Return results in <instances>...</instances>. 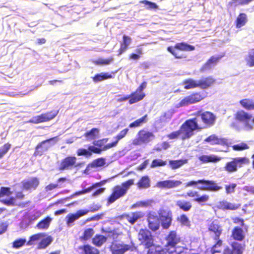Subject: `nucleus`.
<instances>
[{
  "mask_svg": "<svg viewBox=\"0 0 254 254\" xmlns=\"http://www.w3.org/2000/svg\"><path fill=\"white\" fill-rule=\"evenodd\" d=\"M24 197V194L23 193L22 191H17L15 194V196L14 197H10L7 199H0V202H1L2 204L7 205V206H15L16 204L15 203V200L16 199L22 200Z\"/></svg>",
  "mask_w": 254,
  "mask_h": 254,
  "instance_id": "obj_24",
  "label": "nucleus"
},
{
  "mask_svg": "<svg viewBox=\"0 0 254 254\" xmlns=\"http://www.w3.org/2000/svg\"><path fill=\"white\" fill-rule=\"evenodd\" d=\"M166 165V161L165 160L160 159H155L152 161L150 167L151 168H155L158 167L164 166Z\"/></svg>",
  "mask_w": 254,
  "mask_h": 254,
  "instance_id": "obj_51",
  "label": "nucleus"
},
{
  "mask_svg": "<svg viewBox=\"0 0 254 254\" xmlns=\"http://www.w3.org/2000/svg\"><path fill=\"white\" fill-rule=\"evenodd\" d=\"M208 231L214 234V238H213L214 240H218L222 232V227L215 221H213L210 223L208 226Z\"/></svg>",
  "mask_w": 254,
  "mask_h": 254,
  "instance_id": "obj_25",
  "label": "nucleus"
},
{
  "mask_svg": "<svg viewBox=\"0 0 254 254\" xmlns=\"http://www.w3.org/2000/svg\"><path fill=\"white\" fill-rule=\"evenodd\" d=\"M12 194V191H10V188L7 187H1L0 188V198L4 197V196H9Z\"/></svg>",
  "mask_w": 254,
  "mask_h": 254,
  "instance_id": "obj_53",
  "label": "nucleus"
},
{
  "mask_svg": "<svg viewBox=\"0 0 254 254\" xmlns=\"http://www.w3.org/2000/svg\"><path fill=\"white\" fill-rule=\"evenodd\" d=\"M93 153V152L89 149L80 148L78 149L77 151V155L78 156H85L86 157H90Z\"/></svg>",
  "mask_w": 254,
  "mask_h": 254,
  "instance_id": "obj_55",
  "label": "nucleus"
},
{
  "mask_svg": "<svg viewBox=\"0 0 254 254\" xmlns=\"http://www.w3.org/2000/svg\"><path fill=\"white\" fill-rule=\"evenodd\" d=\"M148 221V227L150 230L153 232H155L158 230L159 227V224L158 222V219L156 217H149Z\"/></svg>",
  "mask_w": 254,
  "mask_h": 254,
  "instance_id": "obj_35",
  "label": "nucleus"
},
{
  "mask_svg": "<svg viewBox=\"0 0 254 254\" xmlns=\"http://www.w3.org/2000/svg\"><path fill=\"white\" fill-rule=\"evenodd\" d=\"M241 206V203H232L226 200H223L218 202V209L222 210H236Z\"/></svg>",
  "mask_w": 254,
  "mask_h": 254,
  "instance_id": "obj_23",
  "label": "nucleus"
},
{
  "mask_svg": "<svg viewBox=\"0 0 254 254\" xmlns=\"http://www.w3.org/2000/svg\"><path fill=\"white\" fill-rule=\"evenodd\" d=\"M197 184L203 185L199 188L201 190L211 192H216L222 189L221 186L218 185L215 181L200 179L197 181H190L186 183L185 187H190Z\"/></svg>",
  "mask_w": 254,
  "mask_h": 254,
  "instance_id": "obj_5",
  "label": "nucleus"
},
{
  "mask_svg": "<svg viewBox=\"0 0 254 254\" xmlns=\"http://www.w3.org/2000/svg\"><path fill=\"white\" fill-rule=\"evenodd\" d=\"M178 221L183 225L187 226L190 225L189 219L186 214L180 215V217L178 218Z\"/></svg>",
  "mask_w": 254,
  "mask_h": 254,
  "instance_id": "obj_59",
  "label": "nucleus"
},
{
  "mask_svg": "<svg viewBox=\"0 0 254 254\" xmlns=\"http://www.w3.org/2000/svg\"><path fill=\"white\" fill-rule=\"evenodd\" d=\"M158 214L161 226L164 229H168L172 222V213L170 211L162 210Z\"/></svg>",
  "mask_w": 254,
  "mask_h": 254,
  "instance_id": "obj_17",
  "label": "nucleus"
},
{
  "mask_svg": "<svg viewBox=\"0 0 254 254\" xmlns=\"http://www.w3.org/2000/svg\"><path fill=\"white\" fill-rule=\"evenodd\" d=\"M58 113L59 111L56 110L42 113L40 115L33 117L32 119L28 121V123L33 124H39L40 123L48 122L54 120Z\"/></svg>",
  "mask_w": 254,
  "mask_h": 254,
  "instance_id": "obj_10",
  "label": "nucleus"
},
{
  "mask_svg": "<svg viewBox=\"0 0 254 254\" xmlns=\"http://www.w3.org/2000/svg\"><path fill=\"white\" fill-rule=\"evenodd\" d=\"M130 43H131L130 37L127 35H124L123 36V42H122V43H121L120 46L128 48Z\"/></svg>",
  "mask_w": 254,
  "mask_h": 254,
  "instance_id": "obj_64",
  "label": "nucleus"
},
{
  "mask_svg": "<svg viewBox=\"0 0 254 254\" xmlns=\"http://www.w3.org/2000/svg\"><path fill=\"white\" fill-rule=\"evenodd\" d=\"M249 160L246 157L232 158L230 162H227L224 166V170L230 173L237 171V168H241L244 164H248Z\"/></svg>",
  "mask_w": 254,
  "mask_h": 254,
  "instance_id": "obj_7",
  "label": "nucleus"
},
{
  "mask_svg": "<svg viewBox=\"0 0 254 254\" xmlns=\"http://www.w3.org/2000/svg\"><path fill=\"white\" fill-rule=\"evenodd\" d=\"M243 108L248 110H252L254 109V101L249 99H244L239 102Z\"/></svg>",
  "mask_w": 254,
  "mask_h": 254,
  "instance_id": "obj_44",
  "label": "nucleus"
},
{
  "mask_svg": "<svg viewBox=\"0 0 254 254\" xmlns=\"http://www.w3.org/2000/svg\"><path fill=\"white\" fill-rule=\"evenodd\" d=\"M94 189V188L93 187H92L91 186H90V187H89L87 188H85V189L80 190L79 191L75 192L72 194H71V196H70L69 197L64 198V200H67V199H68L70 198H72L75 196H78V195H81L82 194L87 193L88 192H90Z\"/></svg>",
  "mask_w": 254,
  "mask_h": 254,
  "instance_id": "obj_48",
  "label": "nucleus"
},
{
  "mask_svg": "<svg viewBox=\"0 0 254 254\" xmlns=\"http://www.w3.org/2000/svg\"><path fill=\"white\" fill-rule=\"evenodd\" d=\"M245 61L248 67L254 66V48L249 51L245 57Z\"/></svg>",
  "mask_w": 254,
  "mask_h": 254,
  "instance_id": "obj_38",
  "label": "nucleus"
},
{
  "mask_svg": "<svg viewBox=\"0 0 254 254\" xmlns=\"http://www.w3.org/2000/svg\"><path fill=\"white\" fill-rule=\"evenodd\" d=\"M138 240L141 244L146 249H149L154 246L153 237L151 232L146 229L139 230Z\"/></svg>",
  "mask_w": 254,
  "mask_h": 254,
  "instance_id": "obj_11",
  "label": "nucleus"
},
{
  "mask_svg": "<svg viewBox=\"0 0 254 254\" xmlns=\"http://www.w3.org/2000/svg\"><path fill=\"white\" fill-rule=\"evenodd\" d=\"M118 248L116 250V254H123L124 253L128 251L130 247L128 245H121L118 246Z\"/></svg>",
  "mask_w": 254,
  "mask_h": 254,
  "instance_id": "obj_62",
  "label": "nucleus"
},
{
  "mask_svg": "<svg viewBox=\"0 0 254 254\" xmlns=\"http://www.w3.org/2000/svg\"><path fill=\"white\" fill-rule=\"evenodd\" d=\"M198 159L203 163L217 162L221 160V158L215 155H203L198 157Z\"/></svg>",
  "mask_w": 254,
  "mask_h": 254,
  "instance_id": "obj_32",
  "label": "nucleus"
},
{
  "mask_svg": "<svg viewBox=\"0 0 254 254\" xmlns=\"http://www.w3.org/2000/svg\"><path fill=\"white\" fill-rule=\"evenodd\" d=\"M203 128V127L198 124L196 119H190L182 124L178 130L168 134L167 137L171 140L178 138L186 140L193 135L194 131L200 130Z\"/></svg>",
  "mask_w": 254,
  "mask_h": 254,
  "instance_id": "obj_1",
  "label": "nucleus"
},
{
  "mask_svg": "<svg viewBox=\"0 0 254 254\" xmlns=\"http://www.w3.org/2000/svg\"><path fill=\"white\" fill-rule=\"evenodd\" d=\"M204 97L201 92H193L186 97L179 103L180 106H187L196 103H198L204 99Z\"/></svg>",
  "mask_w": 254,
  "mask_h": 254,
  "instance_id": "obj_13",
  "label": "nucleus"
},
{
  "mask_svg": "<svg viewBox=\"0 0 254 254\" xmlns=\"http://www.w3.org/2000/svg\"><path fill=\"white\" fill-rule=\"evenodd\" d=\"M127 192L123 189L114 186L112 189V192L107 198V203L108 204H113L116 200L125 195Z\"/></svg>",
  "mask_w": 254,
  "mask_h": 254,
  "instance_id": "obj_15",
  "label": "nucleus"
},
{
  "mask_svg": "<svg viewBox=\"0 0 254 254\" xmlns=\"http://www.w3.org/2000/svg\"><path fill=\"white\" fill-rule=\"evenodd\" d=\"M129 97V103L130 105H132L134 103H138L140 101H142L144 98L145 94L144 92H140L138 91H134L131 92L130 94L128 95Z\"/></svg>",
  "mask_w": 254,
  "mask_h": 254,
  "instance_id": "obj_26",
  "label": "nucleus"
},
{
  "mask_svg": "<svg viewBox=\"0 0 254 254\" xmlns=\"http://www.w3.org/2000/svg\"><path fill=\"white\" fill-rule=\"evenodd\" d=\"M222 58L221 56L217 57L212 56L205 63V66H208L211 64H215L217 63L218 61Z\"/></svg>",
  "mask_w": 254,
  "mask_h": 254,
  "instance_id": "obj_60",
  "label": "nucleus"
},
{
  "mask_svg": "<svg viewBox=\"0 0 254 254\" xmlns=\"http://www.w3.org/2000/svg\"><path fill=\"white\" fill-rule=\"evenodd\" d=\"M187 162V159L170 160L169 161V165L171 169L176 170L186 164Z\"/></svg>",
  "mask_w": 254,
  "mask_h": 254,
  "instance_id": "obj_33",
  "label": "nucleus"
},
{
  "mask_svg": "<svg viewBox=\"0 0 254 254\" xmlns=\"http://www.w3.org/2000/svg\"><path fill=\"white\" fill-rule=\"evenodd\" d=\"M175 205L177 207L179 208L185 212H187L191 210L192 204L191 202L184 199H179L175 202Z\"/></svg>",
  "mask_w": 254,
  "mask_h": 254,
  "instance_id": "obj_28",
  "label": "nucleus"
},
{
  "mask_svg": "<svg viewBox=\"0 0 254 254\" xmlns=\"http://www.w3.org/2000/svg\"><path fill=\"white\" fill-rule=\"evenodd\" d=\"M140 3H143L146 5V8L148 9H155L158 8V5L156 3L146 0L140 1Z\"/></svg>",
  "mask_w": 254,
  "mask_h": 254,
  "instance_id": "obj_54",
  "label": "nucleus"
},
{
  "mask_svg": "<svg viewBox=\"0 0 254 254\" xmlns=\"http://www.w3.org/2000/svg\"><path fill=\"white\" fill-rule=\"evenodd\" d=\"M192 116H194L192 119L197 120L198 124L203 127V128L212 127L215 123V116L210 111L202 112L201 110H199L193 113Z\"/></svg>",
  "mask_w": 254,
  "mask_h": 254,
  "instance_id": "obj_4",
  "label": "nucleus"
},
{
  "mask_svg": "<svg viewBox=\"0 0 254 254\" xmlns=\"http://www.w3.org/2000/svg\"><path fill=\"white\" fill-rule=\"evenodd\" d=\"M215 240L217 241V242L215 243V244L212 247V248H211V253L213 254L220 253L221 250L219 248L222 245V241L221 240L218 239V240Z\"/></svg>",
  "mask_w": 254,
  "mask_h": 254,
  "instance_id": "obj_52",
  "label": "nucleus"
},
{
  "mask_svg": "<svg viewBox=\"0 0 254 254\" xmlns=\"http://www.w3.org/2000/svg\"><path fill=\"white\" fill-rule=\"evenodd\" d=\"M128 128H126L121 131L118 135L115 136V141H113V142H116V145H117L119 141V140L122 139L123 138L125 137L126 135L127 134L128 132Z\"/></svg>",
  "mask_w": 254,
  "mask_h": 254,
  "instance_id": "obj_57",
  "label": "nucleus"
},
{
  "mask_svg": "<svg viewBox=\"0 0 254 254\" xmlns=\"http://www.w3.org/2000/svg\"><path fill=\"white\" fill-rule=\"evenodd\" d=\"M80 166V163H78L77 158L73 156L68 155L62 159L58 166V170H71Z\"/></svg>",
  "mask_w": 254,
  "mask_h": 254,
  "instance_id": "obj_9",
  "label": "nucleus"
},
{
  "mask_svg": "<svg viewBox=\"0 0 254 254\" xmlns=\"http://www.w3.org/2000/svg\"><path fill=\"white\" fill-rule=\"evenodd\" d=\"M99 133V129L97 128H93L91 130L85 132L84 136L90 139H94Z\"/></svg>",
  "mask_w": 254,
  "mask_h": 254,
  "instance_id": "obj_50",
  "label": "nucleus"
},
{
  "mask_svg": "<svg viewBox=\"0 0 254 254\" xmlns=\"http://www.w3.org/2000/svg\"><path fill=\"white\" fill-rule=\"evenodd\" d=\"M136 52L137 54L132 53L129 55V59L134 60H137L140 58V55L143 54L141 48H137L136 49Z\"/></svg>",
  "mask_w": 254,
  "mask_h": 254,
  "instance_id": "obj_63",
  "label": "nucleus"
},
{
  "mask_svg": "<svg viewBox=\"0 0 254 254\" xmlns=\"http://www.w3.org/2000/svg\"><path fill=\"white\" fill-rule=\"evenodd\" d=\"M144 213L140 211H136L129 214H124L120 216L121 219H126L128 223L131 225L134 224L137 220L142 218Z\"/></svg>",
  "mask_w": 254,
  "mask_h": 254,
  "instance_id": "obj_22",
  "label": "nucleus"
},
{
  "mask_svg": "<svg viewBox=\"0 0 254 254\" xmlns=\"http://www.w3.org/2000/svg\"><path fill=\"white\" fill-rule=\"evenodd\" d=\"M45 233H37L35 234L30 237L29 238V240L27 243H26V245L28 246L33 245L35 244V242L40 240V239L45 237Z\"/></svg>",
  "mask_w": 254,
  "mask_h": 254,
  "instance_id": "obj_42",
  "label": "nucleus"
},
{
  "mask_svg": "<svg viewBox=\"0 0 254 254\" xmlns=\"http://www.w3.org/2000/svg\"><path fill=\"white\" fill-rule=\"evenodd\" d=\"M52 218L49 216H47L45 219L38 223L37 228L40 230L47 229L49 227Z\"/></svg>",
  "mask_w": 254,
  "mask_h": 254,
  "instance_id": "obj_39",
  "label": "nucleus"
},
{
  "mask_svg": "<svg viewBox=\"0 0 254 254\" xmlns=\"http://www.w3.org/2000/svg\"><path fill=\"white\" fill-rule=\"evenodd\" d=\"M147 121V115H145L139 119L136 120L129 125L130 128H135L141 126Z\"/></svg>",
  "mask_w": 254,
  "mask_h": 254,
  "instance_id": "obj_43",
  "label": "nucleus"
},
{
  "mask_svg": "<svg viewBox=\"0 0 254 254\" xmlns=\"http://www.w3.org/2000/svg\"><path fill=\"white\" fill-rule=\"evenodd\" d=\"M249 148L248 145L245 143L242 142L239 144H237L232 146V149L235 151H242Z\"/></svg>",
  "mask_w": 254,
  "mask_h": 254,
  "instance_id": "obj_58",
  "label": "nucleus"
},
{
  "mask_svg": "<svg viewBox=\"0 0 254 254\" xmlns=\"http://www.w3.org/2000/svg\"><path fill=\"white\" fill-rule=\"evenodd\" d=\"M106 164V160L104 158H99L92 161L90 166L93 168L102 167Z\"/></svg>",
  "mask_w": 254,
  "mask_h": 254,
  "instance_id": "obj_49",
  "label": "nucleus"
},
{
  "mask_svg": "<svg viewBox=\"0 0 254 254\" xmlns=\"http://www.w3.org/2000/svg\"><path fill=\"white\" fill-rule=\"evenodd\" d=\"M89 212L88 209H80L74 213H69L65 217L66 224L70 226L75 221L77 220L80 217H82Z\"/></svg>",
  "mask_w": 254,
  "mask_h": 254,
  "instance_id": "obj_19",
  "label": "nucleus"
},
{
  "mask_svg": "<svg viewBox=\"0 0 254 254\" xmlns=\"http://www.w3.org/2000/svg\"><path fill=\"white\" fill-rule=\"evenodd\" d=\"M52 241L51 236H48L45 238L42 239L37 245V249L42 250L45 249L51 244Z\"/></svg>",
  "mask_w": 254,
  "mask_h": 254,
  "instance_id": "obj_40",
  "label": "nucleus"
},
{
  "mask_svg": "<svg viewBox=\"0 0 254 254\" xmlns=\"http://www.w3.org/2000/svg\"><path fill=\"white\" fill-rule=\"evenodd\" d=\"M210 199V196L206 193H203L201 195H198L193 199L194 201L197 202L201 206L206 204V202Z\"/></svg>",
  "mask_w": 254,
  "mask_h": 254,
  "instance_id": "obj_41",
  "label": "nucleus"
},
{
  "mask_svg": "<svg viewBox=\"0 0 254 254\" xmlns=\"http://www.w3.org/2000/svg\"><path fill=\"white\" fill-rule=\"evenodd\" d=\"M252 118L253 115L243 110L236 112L234 115V119L242 123L246 130H251L253 128V124H251Z\"/></svg>",
  "mask_w": 254,
  "mask_h": 254,
  "instance_id": "obj_6",
  "label": "nucleus"
},
{
  "mask_svg": "<svg viewBox=\"0 0 254 254\" xmlns=\"http://www.w3.org/2000/svg\"><path fill=\"white\" fill-rule=\"evenodd\" d=\"M25 243L26 240L24 239H16L13 242V245H12V247L14 249H19L21 247H23Z\"/></svg>",
  "mask_w": 254,
  "mask_h": 254,
  "instance_id": "obj_61",
  "label": "nucleus"
},
{
  "mask_svg": "<svg viewBox=\"0 0 254 254\" xmlns=\"http://www.w3.org/2000/svg\"><path fill=\"white\" fill-rule=\"evenodd\" d=\"M215 79L211 76L203 77L196 80L191 78H189L184 80L182 84L184 85V89L189 90L196 88L201 89H206L215 83Z\"/></svg>",
  "mask_w": 254,
  "mask_h": 254,
  "instance_id": "obj_2",
  "label": "nucleus"
},
{
  "mask_svg": "<svg viewBox=\"0 0 254 254\" xmlns=\"http://www.w3.org/2000/svg\"><path fill=\"white\" fill-rule=\"evenodd\" d=\"M247 22H248V18H247L246 14L241 13L237 16L235 24H236V27L239 28L245 25Z\"/></svg>",
  "mask_w": 254,
  "mask_h": 254,
  "instance_id": "obj_34",
  "label": "nucleus"
},
{
  "mask_svg": "<svg viewBox=\"0 0 254 254\" xmlns=\"http://www.w3.org/2000/svg\"><path fill=\"white\" fill-rule=\"evenodd\" d=\"M40 181L37 177H32L29 180L21 181V189L23 190H35L39 186Z\"/></svg>",
  "mask_w": 254,
  "mask_h": 254,
  "instance_id": "obj_18",
  "label": "nucleus"
},
{
  "mask_svg": "<svg viewBox=\"0 0 254 254\" xmlns=\"http://www.w3.org/2000/svg\"><path fill=\"white\" fill-rule=\"evenodd\" d=\"M108 140V138H103L94 141L93 142L94 145L88 146V149L93 152V153L100 154L102 151L116 146V142H113L104 145V143L106 142Z\"/></svg>",
  "mask_w": 254,
  "mask_h": 254,
  "instance_id": "obj_8",
  "label": "nucleus"
},
{
  "mask_svg": "<svg viewBox=\"0 0 254 254\" xmlns=\"http://www.w3.org/2000/svg\"><path fill=\"white\" fill-rule=\"evenodd\" d=\"M113 61V57H109L106 59H99L92 61V63L97 65H109L112 63Z\"/></svg>",
  "mask_w": 254,
  "mask_h": 254,
  "instance_id": "obj_46",
  "label": "nucleus"
},
{
  "mask_svg": "<svg viewBox=\"0 0 254 254\" xmlns=\"http://www.w3.org/2000/svg\"><path fill=\"white\" fill-rule=\"evenodd\" d=\"M182 184V181L179 180H167L158 182L156 183V187L160 189H173Z\"/></svg>",
  "mask_w": 254,
  "mask_h": 254,
  "instance_id": "obj_21",
  "label": "nucleus"
},
{
  "mask_svg": "<svg viewBox=\"0 0 254 254\" xmlns=\"http://www.w3.org/2000/svg\"><path fill=\"white\" fill-rule=\"evenodd\" d=\"M78 249L82 251V254H99V251L95 247L89 244H85L78 247Z\"/></svg>",
  "mask_w": 254,
  "mask_h": 254,
  "instance_id": "obj_29",
  "label": "nucleus"
},
{
  "mask_svg": "<svg viewBox=\"0 0 254 254\" xmlns=\"http://www.w3.org/2000/svg\"><path fill=\"white\" fill-rule=\"evenodd\" d=\"M107 237L104 235H96L92 239V243L96 247H101L106 243Z\"/></svg>",
  "mask_w": 254,
  "mask_h": 254,
  "instance_id": "obj_36",
  "label": "nucleus"
},
{
  "mask_svg": "<svg viewBox=\"0 0 254 254\" xmlns=\"http://www.w3.org/2000/svg\"><path fill=\"white\" fill-rule=\"evenodd\" d=\"M232 250L236 254H243L246 246L245 244H241L238 242H234L231 244Z\"/></svg>",
  "mask_w": 254,
  "mask_h": 254,
  "instance_id": "obj_37",
  "label": "nucleus"
},
{
  "mask_svg": "<svg viewBox=\"0 0 254 254\" xmlns=\"http://www.w3.org/2000/svg\"><path fill=\"white\" fill-rule=\"evenodd\" d=\"M94 234V229L92 228H88L85 229L83 231L82 236L80 237V239L82 241H86L90 239Z\"/></svg>",
  "mask_w": 254,
  "mask_h": 254,
  "instance_id": "obj_45",
  "label": "nucleus"
},
{
  "mask_svg": "<svg viewBox=\"0 0 254 254\" xmlns=\"http://www.w3.org/2000/svg\"><path fill=\"white\" fill-rule=\"evenodd\" d=\"M137 188L139 189H148L151 184H150V179L148 176L144 175L139 179L138 182L136 183Z\"/></svg>",
  "mask_w": 254,
  "mask_h": 254,
  "instance_id": "obj_30",
  "label": "nucleus"
},
{
  "mask_svg": "<svg viewBox=\"0 0 254 254\" xmlns=\"http://www.w3.org/2000/svg\"><path fill=\"white\" fill-rule=\"evenodd\" d=\"M247 226L244 227V229L239 226L234 227L231 232L232 239L235 241L242 242L246 238V233L248 232Z\"/></svg>",
  "mask_w": 254,
  "mask_h": 254,
  "instance_id": "obj_16",
  "label": "nucleus"
},
{
  "mask_svg": "<svg viewBox=\"0 0 254 254\" xmlns=\"http://www.w3.org/2000/svg\"><path fill=\"white\" fill-rule=\"evenodd\" d=\"M11 146V145L10 143H6L2 147H0V159H1L7 153Z\"/></svg>",
  "mask_w": 254,
  "mask_h": 254,
  "instance_id": "obj_56",
  "label": "nucleus"
},
{
  "mask_svg": "<svg viewBox=\"0 0 254 254\" xmlns=\"http://www.w3.org/2000/svg\"><path fill=\"white\" fill-rule=\"evenodd\" d=\"M134 183V180L133 179H130L125 182L122 183L121 185H118L115 186L118 188L124 189V190L127 191L130 186L133 185Z\"/></svg>",
  "mask_w": 254,
  "mask_h": 254,
  "instance_id": "obj_47",
  "label": "nucleus"
},
{
  "mask_svg": "<svg viewBox=\"0 0 254 254\" xmlns=\"http://www.w3.org/2000/svg\"><path fill=\"white\" fill-rule=\"evenodd\" d=\"M204 141L208 142L212 145H223L225 142L224 138L218 136L215 134H211L207 137H206Z\"/></svg>",
  "mask_w": 254,
  "mask_h": 254,
  "instance_id": "obj_27",
  "label": "nucleus"
},
{
  "mask_svg": "<svg viewBox=\"0 0 254 254\" xmlns=\"http://www.w3.org/2000/svg\"><path fill=\"white\" fill-rule=\"evenodd\" d=\"M113 78L114 76L111 74H109L107 72H102L99 74H95V75L92 77V79L95 83H97L99 82H101L104 80Z\"/></svg>",
  "mask_w": 254,
  "mask_h": 254,
  "instance_id": "obj_31",
  "label": "nucleus"
},
{
  "mask_svg": "<svg viewBox=\"0 0 254 254\" xmlns=\"http://www.w3.org/2000/svg\"><path fill=\"white\" fill-rule=\"evenodd\" d=\"M167 243L165 244L166 251L170 254H173L175 252L174 250H171V249H174L176 246L180 242V238L174 231H170L166 237Z\"/></svg>",
  "mask_w": 254,
  "mask_h": 254,
  "instance_id": "obj_12",
  "label": "nucleus"
},
{
  "mask_svg": "<svg viewBox=\"0 0 254 254\" xmlns=\"http://www.w3.org/2000/svg\"><path fill=\"white\" fill-rule=\"evenodd\" d=\"M57 140L58 137L55 136L54 137L50 138L48 139H45V140L38 143L37 146L35 147L34 156H37L43 155L45 152H47L48 149H49L50 148V145L46 144V143L51 141L57 142Z\"/></svg>",
  "mask_w": 254,
  "mask_h": 254,
  "instance_id": "obj_14",
  "label": "nucleus"
},
{
  "mask_svg": "<svg viewBox=\"0 0 254 254\" xmlns=\"http://www.w3.org/2000/svg\"><path fill=\"white\" fill-rule=\"evenodd\" d=\"M154 137L152 132L142 129L137 132V143H148Z\"/></svg>",
  "mask_w": 254,
  "mask_h": 254,
  "instance_id": "obj_20",
  "label": "nucleus"
},
{
  "mask_svg": "<svg viewBox=\"0 0 254 254\" xmlns=\"http://www.w3.org/2000/svg\"><path fill=\"white\" fill-rule=\"evenodd\" d=\"M167 51L170 53L176 59H184L187 58V55L180 53L181 52H190L194 50V46H192L186 42H179L174 46L167 47Z\"/></svg>",
  "mask_w": 254,
  "mask_h": 254,
  "instance_id": "obj_3",
  "label": "nucleus"
}]
</instances>
